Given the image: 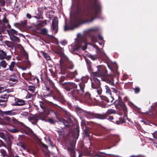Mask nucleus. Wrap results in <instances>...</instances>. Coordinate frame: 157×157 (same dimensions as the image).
Masks as SVG:
<instances>
[{"mask_svg": "<svg viewBox=\"0 0 157 157\" xmlns=\"http://www.w3.org/2000/svg\"><path fill=\"white\" fill-rule=\"evenodd\" d=\"M77 8L78 15L70 22L74 28L77 27V25L92 22L100 13V4L98 0H94L90 3L86 11L84 4H78Z\"/></svg>", "mask_w": 157, "mask_h": 157, "instance_id": "1", "label": "nucleus"}, {"mask_svg": "<svg viewBox=\"0 0 157 157\" xmlns=\"http://www.w3.org/2000/svg\"><path fill=\"white\" fill-rule=\"evenodd\" d=\"M86 113L87 114V116L90 119L96 118L101 120L106 119L117 124H122L125 122L124 118L120 117L119 115H117V117H116L117 118L116 119L113 116H110L111 114L116 113V111L111 109H108L105 113L98 114L90 112H86Z\"/></svg>", "mask_w": 157, "mask_h": 157, "instance_id": "2", "label": "nucleus"}, {"mask_svg": "<svg viewBox=\"0 0 157 157\" xmlns=\"http://www.w3.org/2000/svg\"><path fill=\"white\" fill-rule=\"evenodd\" d=\"M53 89V91H45L44 92L43 94L44 97L45 98L52 97L54 100L62 101L63 98L59 91L56 87Z\"/></svg>", "mask_w": 157, "mask_h": 157, "instance_id": "3", "label": "nucleus"}, {"mask_svg": "<svg viewBox=\"0 0 157 157\" xmlns=\"http://www.w3.org/2000/svg\"><path fill=\"white\" fill-rule=\"evenodd\" d=\"M119 136L116 135L105 136L103 139V143L108 145L109 148H110L115 146L116 143L119 142Z\"/></svg>", "mask_w": 157, "mask_h": 157, "instance_id": "4", "label": "nucleus"}, {"mask_svg": "<svg viewBox=\"0 0 157 157\" xmlns=\"http://www.w3.org/2000/svg\"><path fill=\"white\" fill-rule=\"evenodd\" d=\"M79 130L78 128H76L73 131L72 135L71 138H73L72 140L70 141V147H67V150L72 153H74L76 140L78 138L79 135Z\"/></svg>", "mask_w": 157, "mask_h": 157, "instance_id": "5", "label": "nucleus"}, {"mask_svg": "<svg viewBox=\"0 0 157 157\" xmlns=\"http://www.w3.org/2000/svg\"><path fill=\"white\" fill-rule=\"evenodd\" d=\"M82 89L77 86V88L75 89L68 93V95L72 99L75 100H81L82 94L84 93V90L81 91Z\"/></svg>", "mask_w": 157, "mask_h": 157, "instance_id": "6", "label": "nucleus"}, {"mask_svg": "<svg viewBox=\"0 0 157 157\" xmlns=\"http://www.w3.org/2000/svg\"><path fill=\"white\" fill-rule=\"evenodd\" d=\"M97 68L98 69L97 71L93 73L95 77H102V79L103 81H104L103 79L104 78L111 75H109L107 76L106 75L107 71L105 66L102 65H99L97 66Z\"/></svg>", "mask_w": 157, "mask_h": 157, "instance_id": "7", "label": "nucleus"}, {"mask_svg": "<svg viewBox=\"0 0 157 157\" xmlns=\"http://www.w3.org/2000/svg\"><path fill=\"white\" fill-rule=\"evenodd\" d=\"M103 80L107 83H109L112 86H113L114 87H112L113 92L115 93L117 92V87L115 86L114 83L113 77L112 75L109 76L107 77H105L103 79Z\"/></svg>", "mask_w": 157, "mask_h": 157, "instance_id": "8", "label": "nucleus"}, {"mask_svg": "<svg viewBox=\"0 0 157 157\" xmlns=\"http://www.w3.org/2000/svg\"><path fill=\"white\" fill-rule=\"evenodd\" d=\"M110 130L105 128H100L94 131L93 134L96 136H101L103 134H106L109 133Z\"/></svg>", "mask_w": 157, "mask_h": 157, "instance_id": "9", "label": "nucleus"}, {"mask_svg": "<svg viewBox=\"0 0 157 157\" xmlns=\"http://www.w3.org/2000/svg\"><path fill=\"white\" fill-rule=\"evenodd\" d=\"M20 45L22 47V49L23 51V52L24 53V56L25 57V59L26 60L23 61L21 63V66H25L27 67L30 66V62L28 60V56L27 53L25 51L23 47L21 45Z\"/></svg>", "mask_w": 157, "mask_h": 157, "instance_id": "10", "label": "nucleus"}, {"mask_svg": "<svg viewBox=\"0 0 157 157\" xmlns=\"http://www.w3.org/2000/svg\"><path fill=\"white\" fill-rule=\"evenodd\" d=\"M77 85L74 83L65 82L64 84V89L67 91H70L71 89L77 88Z\"/></svg>", "mask_w": 157, "mask_h": 157, "instance_id": "11", "label": "nucleus"}, {"mask_svg": "<svg viewBox=\"0 0 157 157\" xmlns=\"http://www.w3.org/2000/svg\"><path fill=\"white\" fill-rule=\"evenodd\" d=\"M58 19L57 17H55L52 21V28L55 34H56L58 31Z\"/></svg>", "mask_w": 157, "mask_h": 157, "instance_id": "12", "label": "nucleus"}, {"mask_svg": "<svg viewBox=\"0 0 157 157\" xmlns=\"http://www.w3.org/2000/svg\"><path fill=\"white\" fill-rule=\"evenodd\" d=\"M12 99V100H14L15 101L14 103L11 104L12 105L22 106L25 104V101L22 99L16 98L14 97H13Z\"/></svg>", "mask_w": 157, "mask_h": 157, "instance_id": "13", "label": "nucleus"}, {"mask_svg": "<svg viewBox=\"0 0 157 157\" xmlns=\"http://www.w3.org/2000/svg\"><path fill=\"white\" fill-rule=\"evenodd\" d=\"M96 77L93 78L94 82H92L91 83L92 88L93 89H97L100 87L101 83L99 80Z\"/></svg>", "mask_w": 157, "mask_h": 157, "instance_id": "14", "label": "nucleus"}, {"mask_svg": "<svg viewBox=\"0 0 157 157\" xmlns=\"http://www.w3.org/2000/svg\"><path fill=\"white\" fill-rule=\"evenodd\" d=\"M88 79V77L86 76L82 77L81 78V82L79 84V88H80L82 89V91L84 90L85 83L87 82Z\"/></svg>", "mask_w": 157, "mask_h": 157, "instance_id": "15", "label": "nucleus"}, {"mask_svg": "<svg viewBox=\"0 0 157 157\" xmlns=\"http://www.w3.org/2000/svg\"><path fill=\"white\" fill-rule=\"evenodd\" d=\"M2 24V27L3 29L8 27L10 29V25L9 24V21L6 19V17H4L2 20H0V24Z\"/></svg>", "mask_w": 157, "mask_h": 157, "instance_id": "16", "label": "nucleus"}, {"mask_svg": "<svg viewBox=\"0 0 157 157\" xmlns=\"http://www.w3.org/2000/svg\"><path fill=\"white\" fill-rule=\"evenodd\" d=\"M96 30L94 28L90 29L87 31V34L88 36L91 38V40L94 41L95 40V37L93 33V32L96 31Z\"/></svg>", "mask_w": 157, "mask_h": 157, "instance_id": "17", "label": "nucleus"}, {"mask_svg": "<svg viewBox=\"0 0 157 157\" xmlns=\"http://www.w3.org/2000/svg\"><path fill=\"white\" fill-rule=\"evenodd\" d=\"M10 81H12L13 82H10V86H13L14 85L18 82L17 76L15 73L12 74L10 75Z\"/></svg>", "mask_w": 157, "mask_h": 157, "instance_id": "18", "label": "nucleus"}, {"mask_svg": "<svg viewBox=\"0 0 157 157\" xmlns=\"http://www.w3.org/2000/svg\"><path fill=\"white\" fill-rule=\"evenodd\" d=\"M54 113L56 115V117L57 119H58L60 122L63 123V124L65 125V126L66 127H69V126L67 120L63 118L59 117L56 111H54Z\"/></svg>", "mask_w": 157, "mask_h": 157, "instance_id": "19", "label": "nucleus"}, {"mask_svg": "<svg viewBox=\"0 0 157 157\" xmlns=\"http://www.w3.org/2000/svg\"><path fill=\"white\" fill-rule=\"evenodd\" d=\"M81 100H84L87 101H90L91 100L90 94L88 92L84 93L82 94Z\"/></svg>", "mask_w": 157, "mask_h": 157, "instance_id": "20", "label": "nucleus"}, {"mask_svg": "<svg viewBox=\"0 0 157 157\" xmlns=\"http://www.w3.org/2000/svg\"><path fill=\"white\" fill-rule=\"evenodd\" d=\"M9 95V94H4L2 96H1L0 98H4V99H6V100H2L0 99V105L1 106H3V107H5L6 105L5 103L4 104H2V103H5L6 101L7 98V97H8Z\"/></svg>", "mask_w": 157, "mask_h": 157, "instance_id": "21", "label": "nucleus"}, {"mask_svg": "<svg viewBox=\"0 0 157 157\" xmlns=\"http://www.w3.org/2000/svg\"><path fill=\"white\" fill-rule=\"evenodd\" d=\"M29 75H30V77L29 79L30 80L33 81V82H30V83L33 84H36L39 82V80L38 78L36 77H34L33 76H32L31 73H29Z\"/></svg>", "mask_w": 157, "mask_h": 157, "instance_id": "22", "label": "nucleus"}, {"mask_svg": "<svg viewBox=\"0 0 157 157\" xmlns=\"http://www.w3.org/2000/svg\"><path fill=\"white\" fill-rule=\"evenodd\" d=\"M37 116L39 119L43 121H47V120L45 119L46 116L44 113V112L40 113L37 115Z\"/></svg>", "mask_w": 157, "mask_h": 157, "instance_id": "23", "label": "nucleus"}, {"mask_svg": "<svg viewBox=\"0 0 157 157\" xmlns=\"http://www.w3.org/2000/svg\"><path fill=\"white\" fill-rule=\"evenodd\" d=\"M78 44L77 46L75 48L73 49L74 51H78V49L79 48H81V47H82V45H81L82 44V43H84V44H86V42L84 41H83L82 40H81V41H79L78 42Z\"/></svg>", "mask_w": 157, "mask_h": 157, "instance_id": "24", "label": "nucleus"}, {"mask_svg": "<svg viewBox=\"0 0 157 157\" xmlns=\"http://www.w3.org/2000/svg\"><path fill=\"white\" fill-rule=\"evenodd\" d=\"M17 45H18V46H19L21 47V51L22 52H23V51L22 49V47H21L20 45L19 44H17L16 43H13V42H10V50H13V52H14L15 51V47Z\"/></svg>", "mask_w": 157, "mask_h": 157, "instance_id": "25", "label": "nucleus"}, {"mask_svg": "<svg viewBox=\"0 0 157 157\" xmlns=\"http://www.w3.org/2000/svg\"><path fill=\"white\" fill-rule=\"evenodd\" d=\"M119 105L122 108L124 114L127 112V108L123 102H121Z\"/></svg>", "mask_w": 157, "mask_h": 157, "instance_id": "26", "label": "nucleus"}, {"mask_svg": "<svg viewBox=\"0 0 157 157\" xmlns=\"http://www.w3.org/2000/svg\"><path fill=\"white\" fill-rule=\"evenodd\" d=\"M47 22H50L46 20L39 21V23L37 24V25L39 26L43 27L47 24Z\"/></svg>", "mask_w": 157, "mask_h": 157, "instance_id": "27", "label": "nucleus"}, {"mask_svg": "<svg viewBox=\"0 0 157 157\" xmlns=\"http://www.w3.org/2000/svg\"><path fill=\"white\" fill-rule=\"evenodd\" d=\"M10 40L14 42H19L20 41V39L15 35H12L10 36Z\"/></svg>", "mask_w": 157, "mask_h": 157, "instance_id": "28", "label": "nucleus"}, {"mask_svg": "<svg viewBox=\"0 0 157 157\" xmlns=\"http://www.w3.org/2000/svg\"><path fill=\"white\" fill-rule=\"evenodd\" d=\"M3 122L6 124H10V118L8 117H4L3 119Z\"/></svg>", "mask_w": 157, "mask_h": 157, "instance_id": "29", "label": "nucleus"}, {"mask_svg": "<svg viewBox=\"0 0 157 157\" xmlns=\"http://www.w3.org/2000/svg\"><path fill=\"white\" fill-rule=\"evenodd\" d=\"M78 74L77 71L76 70L74 72H70L68 75L72 79L74 78L76 75Z\"/></svg>", "mask_w": 157, "mask_h": 157, "instance_id": "30", "label": "nucleus"}, {"mask_svg": "<svg viewBox=\"0 0 157 157\" xmlns=\"http://www.w3.org/2000/svg\"><path fill=\"white\" fill-rule=\"evenodd\" d=\"M0 152L3 156H6V157H10V154H9V155H8L6 151L4 149H1L0 150Z\"/></svg>", "mask_w": 157, "mask_h": 157, "instance_id": "31", "label": "nucleus"}, {"mask_svg": "<svg viewBox=\"0 0 157 157\" xmlns=\"http://www.w3.org/2000/svg\"><path fill=\"white\" fill-rule=\"evenodd\" d=\"M0 52V59H5L6 56V53L3 50H1Z\"/></svg>", "mask_w": 157, "mask_h": 157, "instance_id": "32", "label": "nucleus"}, {"mask_svg": "<svg viewBox=\"0 0 157 157\" xmlns=\"http://www.w3.org/2000/svg\"><path fill=\"white\" fill-rule=\"evenodd\" d=\"M42 55L47 60H49L51 59L50 57L48 54L44 52H42Z\"/></svg>", "mask_w": 157, "mask_h": 157, "instance_id": "33", "label": "nucleus"}, {"mask_svg": "<svg viewBox=\"0 0 157 157\" xmlns=\"http://www.w3.org/2000/svg\"><path fill=\"white\" fill-rule=\"evenodd\" d=\"M57 53L60 55H61L63 54V49L59 46L57 47Z\"/></svg>", "mask_w": 157, "mask_h": 157, "instance_id": "34", "label": "nucleus"}, {"mask_svg": "<svg viewBox=\"0 0 157 157\" xmlns=\"http://www.w3.org/2000/svg\"><path fill=\"white\" fill-rule=\"evenodd\" d=\"M43 12L41 11L40 12L39 14H38V16H35L34 17L37 19H43L44 17L43 16Z\"/></svg>", "mask_w": 157, "mask_h": 157, "instance_id": "35", "label": "nucleus"}, {"mask_svg": "<svg viewBox=\"0 0 157 157\" xmlns=\"http://www.w3.org/2000/svg\"><path fill=\"white\" fill-rule=\"evenodd\" d=\"M48 31L46 28H44L41 29L40 33L44 35H47Z\"/></svg>", "mask_w": 157, "mask_h": 157, "instance_id": "36", "label": "nucleus"}, {"mask_svg": "<svg viewBox=\"0 0 157 157\" xmlns=\"http://www.w3.org/2000/svg\"><path fill=\"white\" fill-rule=\"evenodd\" d=\"M85 60L86 62V63L88 66V67L89 68H90L91 65L92 64L91 61L87 58H85Z\"/></svg>", "mask_w": 157, "mask_h": 157, "instance_id": "37", "label": "nucleus"}, {"mask_svg": "<svg viewBox=\"0 0 157 157\" xmlns=\"http://www.w3.org/2000/svg\"><path fill=\"white\" fill-rule=\"evenodd\" d=\"M30 119L33 121H36L35 123H37L38 121L39 120L37 115H34L30 117Z\"/></svg>", "mask_w": 157, "mask_h": 157, "instance_id": "38", "label": "nucleus"}, {"mask_svg": "<svg viewBox=\"0 0 157 157\" xmlns=\"http://www.w3.org/2000/svg\"><path fill=\"white\" fill-rule=\"evenodd\" d=\"M105 87L106 90V93L107 94H109L110 95H111V91L110 88L107 85H105Z\"/></svg>", "mask_w": 157, "mask_h": 157, "instance_id": "39", "label": "nucleus"}, {"mask_svg": "<svg viewBox=\"0 0 157 157\" xmlns=\"http://www.w3.org/2000/svg\"><path fill=\"white\" fill-rule=\"evenodd\" d=\"M13 123L15 124L18 125L20 123V122L14 117H12L11 119Z\"/></svg>", "mask_w": 157, "mask_h": 157, "instance_id": "40", "label": "nucleus"}, {"mask_svg": "<svg viewBox=\"0 0 157 157\" xmlns=\"http://www.w3.org/2000/svg\"><path fill=\"white\" fill-rule=\"evenodd\" d=\"M88 57L90 58L93 60H95L97 58V55H92L90 54L88 55Z\"/></svg>", "mask_w": 157, "mask_h": 157, "instance_id": "41", "label": "nucleus"}, {"mask_svg": "<svg viewBox=\"0 0 157 157\" xmlns=\"http://www.w3.org/2000/svg\"><path fill=\"white\" fill-rule=\"evenodd\" d=\"M17 32L14 29H10V36L12 35H17Z\"/></svg>", "mask_w": 157, "mask_h": 157, "instance_id": "42", "label": "nucleus"}, {"mask_svg": "<svg viewBox=\"0 0 157 157\" xmlns=\"http://www.w3.org/2000/svg\"><path fill=\"white\" fill-rule=\"evenodd\" d=\"M74 67V65L73 63L71 62H69L68 63L67 66V68H68L70 69H72Z\"/></svg>", "mask_w": 157, "mask_h": 157, "instance_id": "43", "label": "nucleus"}, {"mask_svg": "<svg viewBox=\"0 0 157 157\" xmlns=\"http://www.w3.org/2000/svg\"><path fill=\"white\" fill-rule=\"evenodd\" d=\"M40 103V105L41 108L42 109L44 112L45 111V107L43 105L44 104V103L43 101H39Z\"/></svg>", "mask_w": 157, "mask_h": 157, "instance_id": "44", "label": "nucleus"}, {"mask_svg": "<svg viewBox=\"0 0 157 157\" xmlns=\"http://www.w3.org/2000/svg\"><path fill=\"white\" fill-rule=\"evenodd\" d=\"M84 136L86 137H88L89 138L90 136L88 130L86 129H85L84 131Z\"/></svg>", "mask_w": 157, "mask_h": 157, "instance_id": "45", "label": "nucleus"}, {"mask_svg": "<svg viewBox=\"0 0 157 157\" xmlns=\"http://www.w3.org/2000/svg\"><path fill=\"white\" fill-rule=\"evenodd\" d=\"M16 63L14 61L10 63V71L13 70Z\"/></svg>", "mask_w": 157, "mask_h": 157, "instance_id": "46", "label": "nucleus"}, {"mask_svg": "<svg viewBox=\"0 0 157 157\" xmlns=\"http://www.w3.org/2000/svg\"><path fill=\"white\" fill-rule=\"evenodd\" d=\"M1 65L3 67L5 68L7 65V63L5 60H2L0 63Z\"/></svg>", "mask_w": 157, "mask_h": 157, "instance_id": "47", "label": "nucleus"}, {"mask_svg": "<svg viewBox=\"0 0 157 157\" xmlns=\"http://www.w3.org/2000/svg\"><path fill=\"white\" fill-rule=\"evenodd\" d=\"M101 99L107 102H109V98L105 96H101Z\"/></svg>", "mask_w": 157, "mask_h": 157, "instance_id": "48", "label": "nucleus"}, {"mask_svg": "<svg viewBox=\"0 0 157 157\" xmlns=\"http://www.w3.org/2000/svg\"><path fill=\"white\" fill-rule=\"evenodd\" d=\"M27 23V21L25 20H24L23 21H21L19 24L21 25L24 26L26 25Z\"/></svg>", "mask_w": 157, "mask_h": 157, "instance_id": "49", "label": "nucleus"}, {"mask_svg": "<svg viewBox=\"0 0 157 157\" xmlns=\"http://www.w3.org/2000/svg\"><path fill=\"white\" fill-rule=\"evenodd\" d=\"M35 87L33 86H29L28 90L33 93H34Z\"/></svg>", "mask_w": 157, "mask_h": 157, "instance_id": "50", "label": "nucleus"}, {"mask_svg": "<svg viewBox=\"0 0 157 157\" xmlns=\"http://www.w3.org/2000/svg\"><path fill=\"white\" fill-rule=\"evenodd\" d=\"M47 80L49 81V84L50 85H52V86H53V88H55V87H54V86L55 85V84L53 82V81L51 80L49 78H48Z\"/></svg>", "mask_w": 157, "mask_h": 157, "instance_id": "51", "label": "nucleus"}, {"mask_svg": "<svg viewBox=\"0 0 157 157\" xmlns=\"http://www.w3.org/2000/svg\"><path fill=\"white\" fill-rule=\"evenodd\" d=\"M97 89V92L98 93V94L99 95H100L102 92V90L101 88L100 87L96 89Z\"/></svg>", "mask_w": 157, "mask_h": 157, "instance_id": "52", "label": "nucleus"}, {"mask_svg": "<svg viewBox=\"0 0 157 157\" xmlns=\"http://www.w3.org/2000/svg\"><path fill=\"white\" fill-rule=\"evenodd\" d=\"M4 87L0 86V93L7 91Z\"/></svg>", "mask_w": 157, "mask_h": 157, "instance_id": "53", "label": "nucleus"}, {"mask_svg": "<svg viewBox=\"0 0 157 157\" xmlns=\"http://www.w3.org/2000/svg\"><path fill=\"white\" fill-rule=\"evenodd\" d=\"M48 121L51 124H55V121L51 118H49Z\"/></svg>", "mask_w": 157, "mask_h": 157, "instance_id": "54", "label": "nucleus"}, {"mask_svg": "<svg viewBox=\"0 0 157 157\" xmlns=\"http://www.w3.org/2000/svg\"><path fill=\"white\" fill-rule=\"evenodd\" d=\"M19 145L21 146V147L24 149L25 150L26 149L25 146L22 142H20L19 143Z\"/></svg>", "mask_w": 157, "mask_h": 157, "instance_id": "55", "label": "nucleus"}, {"mask_svg": "<svg viewBox=\"0 0 157 157\" xmlns=\"http://www.w3.org/2000/svg\"><path fill=\"white\" fill-rule=\"evenodd\" d=\"M45 91H53L51 90L48 85H46L45 86Z\"/></svg>", "mask_w": 157, "mask_h": 157, "instance_id": "56", "label": "nucleus"}, {"mask_svg": "<svg viewBox=\"0 0 157 157\" xmlns=\"http://www.w3.org/2000/svg\"><path fill=\"white\" fill-rule=\"evenodd\" d=\"M140 89L138 87H136L134 89L135 92L136 93H138L140 91Z\"/></svg>", "mask_w": 157, "mask_h": 157, "instance_id": "57", "label": "nucleus"}, {"mask_svg": "<svg viewBox=\"0 0 157 157\" xmlns=\"http://www.w3.org/2000/svg\"><path fill=\"white\" fill-rule=\"evenodd\" d=\"M120 101H119L118 100H116L114 102V104H115V105L116 106H117V105H119L120 103Z\"/></svg>", "mask_w": 157, "mask_h": 157, "instance_id": "58", "label": "nucleus"}, {"mask_svg": "<svg viewBox=\"0 0 157 157\" xmlns=\"http://www.w3.org/2000/svg\"><path fill=\"white\" fill-rule=\"evenodd\" d=\"M18 132V130L17 129H10V132H12L13 133H15L16 132Z\"/></svg>", "mask_w": 157, "mask_h": 157, "instance_id": "59", "label": "nucleus"}, {"mask_svg": "<svg viewBox=\"0 0 157 157\" xmlns=\"http://www.w3.org/2000/svg\"><path fill=\"white\" fill-rule=\"evenodd\" d=\"M4 114H5L6 115H10V111H7L3 112L2 115Z\"/></svg>", "mask_w": 157, "mask_h": 157, "instance_id": "60", "label": "nucleus"}, {"mask_svg": "<svg viewBox=\"0 0 157 157\" xmlns=\"http://www.w3.org/2000/svg\"><path fill=\"white\" fill-rule=\"evenodd\" d=\"M33 94L28 93L26 97L28 98H31L33 97Z\"/></svg>", "mask_w": 157, "mask_h": 157, "instance_id": "61", "label": "nucleus"}, {"mask_svg": "<svg viewBox=\"0 0 157 157\" xmlns=\"http://www.w3.org/2000/svg\"><path fill=\"white\" fill-rule=\"evenodd\" d=\"M71 29V28H69L68 26L67 25H65L64 26V30L65 31H67L69 30L70 29Z\"/></svg>", "mask_w": 157, "mask_h": 157, "instance_id": "62", "label": "nucleus"}, {"mask_svg": "<svg viewBox=\"0 0 157 157\" xmlns=\"http://www.w3.org/2000/svg\"><path fill=\"white\" fill-rule=\"evenodd\" d=\"M60 43L64 45L67 44V42L66 40H63Z\"/></svg>", "mask_w": 157, "mask_h": 157, "instance_id": "63", "label": "nucleus"}, {"mask_svg": "<svg viewBox=\"0 0 157 157\" xmlns=\"http://www.w3.org/2000/svg\"><path fill=\"white\" fill-rule=\"evenodd\" d=\"M153 135L154 138L157 139V131H156L154 134H153Z\"/></svg>", "mask_w": 157, "mask_h": 157, "instance_id": "64", "label": "nucleus"}]
</instances>
